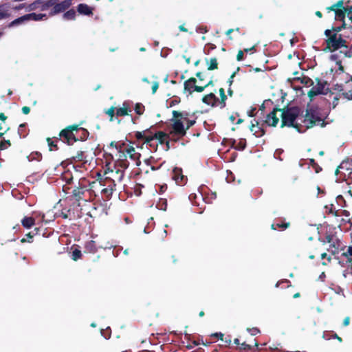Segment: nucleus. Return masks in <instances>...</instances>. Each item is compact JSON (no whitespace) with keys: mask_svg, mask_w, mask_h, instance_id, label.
<instances>
[{"mask_svg":"<svg viewBox=\"0 0 352 352\" xmlns=\"http://www.w3.org/2000/svg\"><path fill=\"white\" fill-rule=\"evenodd\" d=\"M323 245L329 243V246L327 249L332 254L336 255L341 252L343 249V244L338 237L335 234H327L322 240Z\"/></svg>","mask_w":352,"mask_h":352,"instance_id":"nucleus-6","label":"nucleus"},{"mask_svg":"<svg viewBox=\"0 0 352 352\" xmlns=\"http://www.w3.org/2000/svg\"><path fill=\"white\" fill-rule=\"evenodd\" d=\"M280 111L281 109L275 107L273 110L267 115L264 124L270 126H276L278 122L279 118L277 116V112Z\"/></svg>","mask_w":352,"mask_h":352,"instance_id":"nucleus-10","label":"nucleus"},{"mask_svg":"<svg viewBox=\"0 0 352 352\" xmlns=\"http://www.w3.org/2000/svg\"><path fill=\"white\" fill-rule=\"evenodd\" d=\"M254 346L257 347L258 343L255 339H253V342L251 344H248L246 342H240V345L238 348L241 351H250Z\"/></svg>","mask_w":352,"mask_h":352,"instance_id":"nucleus-24","label":"nucleus"},{"mask_svg":"<svg viewBox=\"0 0 352 352\" xmlns=\"http://www.w3.org/2000/svg\"><path fill=\"white\" fill-rule=\"evenodd\" d=\"M197 79L191 77L184 83V91L192 94L194 92V87H196Z\"/></svg>","mask_w":352,"mask_h":352,"instance_id":"nucleus-16","label":"nucleus"},{"mask_svg":"<svg viewBox=\"0 0 352 352\" xmlns=\"http://www.w3.org/2000/svg\"><path fill=\"white\" fill-rule=\"evenodd\" d=\"M34 236H36L35 234V232H34V230L32 232H28V234H25V237L21 239V243H25V242H28V243H32L33 241H32V238L34 237Z\"/></svg>","mask_w":352,"mask_h":352,"instance_id":"nucleus-47","label":"nucleus"},{"mask_svg":"<svg viewBox=\"0 0 352 352\" xmlns=\"http://www.w3.org/2000/svg\"><path fill=\"white\" fill-rule=\"evenodd\" d=\"M341 256L344 261L352 265V246L344 247L341 250Z\"/></svg>","mask_w":352,"mask_h":352,"instance_id":"nucleus-17","label":"nucleus"},{"mask_svg":"<svg viewBox=\"0 0 352 352\" xmlns=\"http://www.w3.org/2000/svg\"><path fill=\"white\" fill-rule=\"evenodd\" d=\"M173 119L171 121L173 131L171 133L176 135L179 137H184L186 135L184 130V125L183 121L187 120L190 116V113L186 111L179 112L177 111H173Z\"/></svg>","mask_w":352,"mask_h":352,"instance_id":"nucleus-3","label":"nucleus"},{"mask_svg":"<svg viewBox=\"0 0 352 352\" xmlns=\"http://www.w3.org/2000/svg\"><path fill=\"white\" fill-rule=\"evenodd\" d=\"M246 147V140L245 139H240L234 146V149L238 151H243Z\"/></svg>","mask_w":352,"mask_h":352,"instance_id":"nucleus-46","label":"nucleus"},{"mask_svg":"<svg viewBox=\"0 0 352 352\" xmlns=\"http://www.w3.org/2000/svg\"><path fill=\"white\" fill-rule=\"evenodd\" d=\"M186 122V126L184 127L185 132L186 133L187 130H188L191 126H192L195 124V120H185Z\"/></svg>","mask_w":352,"mask_h":352,"instance_id":"nucleus-62","label":"nucleus"},{"mask_svg":"<svg viewBox=\"0 0 352 352\" xmlns=\"http://www.w3.org/2000/svg\"><path fill=\"white\" fill-rule=\"evenodd\" d=\"M317 82L316 85L314 86L316 89H318L320 91V94H326L329 90V88L325 89L327 85V81H322L319 78H316Z\"/></svg>","mask_w":352,"mask_h":352,"instance_id":"nucleus-23","label":"nucleus"},{"mask_svg":"<svg viewBox=\"0 0 352 352\" xmlns=\"http://www.w3.org/2000/svg\"><path fill=\"white\" fill-rule=\"evenodd\" d=\"M167 139H169V135L164 131H160L154 133V140H157L160 144H164Z\"/></svg>","mask_w":352,"mask_h":352,"instance_id":"nucleus-21","label":"nucleus"},{"mask_svg":"<svg viewBox=\"0 0 352 352\" xmlns=\"http://www.w3.org/2000/svg\"><path fill=\"white\" fill-rule=\"evenodd\" d=\"M336 202L342 208H346L349 206L348 201L342 195H338L336 197Z\"/></svg>","mask_w":352,"mask_h":352,"instance_id":"nucleus-40","label":"nucleus"},{"mask_svg":"<svg viewBox=\"0 0 352 352\" xmlns=\"http://www.w3.org/2000/svg\"><path fill=\"white\" fill-rule=\"evenodd\" d=\"M326 211L325 212L327 214H332L336 217L339 216L338 214V210H335L334 206L333 204H330L329 206H325Z\"/></svg>","mask_w":352,"mask_h":352,"instance_id":"nucleus-50","label":"nucleus"},{"mask_svg":"<svg viewBox=\"0 0 352 352\" xmlns=\"http://www.w3.org/2000/svg\"><path fill=\"white\" fill-rule=\"evenodd\" d=\"M126 153V155L129 156L130 160L134 162L136 166H140L141 164V161L140 157L141 156L140 153H138L135 148L132 146H127L126 149H125Z\"/></svg>","mask_w":352,"mask_h":352,"instance_id":"nucleus-14","label":"nucleus"},{"mask_svg":"<svg viewBox=\"0 0 352 352\" xmlns=\"http://www.w3.org/2000/svg\"><path fill=\"white\" fill-rule=\"evenodd\" d=\"M302 113L303 111L299 107H284L281 109L280 127H292L299 133H304L305 129H303L301 122H299Z\"/></svg>","mask_w":352,"mask_h":352,"instance_id":"nucleus-2","label":"nucleus"},{"mask_svg":"<svg viewBox=\"0 0 352 352\" xmlns=\"http://www.w3.org/2000/svg\"><path fill=\"white\" fill-rule=\"evenodd\" d=\"M336 65H338V68L336 71V73L334 74V78H337L338 75L342 74H343L344 72V67L342 65V61L341 60H339L336 61Z\"/></svg>","mask_w":352,"mask_h":352,"instance_id":"nucleus-51","label":"nucleus"},{"mask_svg":"<svg viewBox=\"0 0 352 352\" xmlns=\"http://www.w3.org/2000/svg\"><path fill=\"white\" fill-rule=\"evenodd\" d=\"M115 191L113 188H108L106 187H104L101 190V193L103 195V197L107 199H110L112 197L113 192Z\"/></svg>","mask_w":352,"mask_h":352,"instance_id":"nucleus-38","label":"nucleus"},{"mask_svg":"<svg viewBox=\"0 0 352 352\" xmlns=\"http://www.w3.org/2000/svg\"><path fill=\"white\" fill-rule=\"evenodd\" d=\"M28 21V17L26 16V14L22 16H20L16 19H14V21H12V22H10L8 27V28H12V27H14V26H16V25H19L25 21Z\"/></svg>","mask_w":352,"mask_h":352,"instance_id":"nucleus-32","label":"nucleus"},{"mask_svg":"<svg viewBox=\"0 0 352 352\" xmlns=\"http://www.w3.org/2000/svg\"><path fill=\"white\" fill-rule=\"evenodd\" d=\"M180 102V98H173L170 102H169V106L171 107H173L176 104H178Z\"/></svg>","mask_w":352,"mask_h":352,"instance_id":"nucleus-63","label":"nucleus"},{"mask_svg":"<svg viewBox=\"0 0 352 352\" xmlns=\"http://www.w3.org/2000/svg\"><path fill=\"white\" fill-rule=\"evenodd\" d=\"M328 114L322 109L317 105L308 104L304 112L301 114L300 122L302 124L305 132L309 129L318 126L325 127L327 122L325 120L327 118Z\"/></svg>","mask_w":352,"mask_h":352,"instance_id":"nucleus-1","label":"nucleus"},{"mask_svg":"<svg viewBox=\"0 0 352 352\" xmlns=\"http://www.w3.org/2000/svg\"><path fill=\"white\" fill-rule=\"evenodd\" d=\"M31 160H35L36 161H41L42 159V155L39 152L32 153L30 155Z\"/></svg>","mask_w":352,"mask_h":352,"instance_id":"nucleus-60","label":"nucleus"},{"mask_svg":"<svg viewBox=\"0 0 352 352\" xmlns=\"http://www.w3.org/2000/svg\"><path fill=\"white\" fill-rule=\"evenodd\" d=\"M346 12L345 8L336 9L335 12V19L336 21H344Z\"/></svg>","mask_w":352,"mask_h":352,"instance_id":"nucleus-31","label":"nucleus"},{"mask_svg":"<svg viewBox=\"0 0 352 352\" xmlns=\"http://www.w3.org/2000/svg\"><path fill=\"white\" fill-rule=\"evenodd\" d=\"M62 179L63 180H65L66 182V185L63 186V191H65L66 193H68L67 190H69L70 189V188L69 186H67V185H69L72 182V181H73L72 174L69 171L65 172L62 175Z\"/></svg>","mask_w":352,"mask_h":352,"instance_id":"nucleus-20","label":"nucleus"},{"mask_svg":"<svg viewBox=\"0 0 352 352\" xmlns=\"http://www.w3.org/2000/svg\"><path fill=\"white\" fill-rule=\"evenodd\" d=\"M219 94L221 97V100L219 102L220 108L223 109L226 107V100L227 99V96L225 94V90L223 88L219 89Z\"/></svg>","mask_w":352,"mask_h":352,"instance_id":"nucleus-39","label":"nucleus"},{"mask_svg":"<svg viewBox=\"0 0 352 352\" xmlns=\"http://www.w3.org/2000/svg\"><path fill=\"white\" fill-rule=\"evenodd\" d=\"M116 107L113 106L104 111L105 113L109 116V120L111 122L113 121L115 118H116Z\"/></svg>","mask_w":352,"mask_h":352,"instance_id":"nucleus-41","label":"nucleus"},{"mask_svg":"<svg viewBox=\"0 0 352 352\" xmlns=\"http://www.w3.org/2000/svg\"><path fill=\"white\" fill-rule=\"evenodd\" d=\"M134 110L136 114H138V116H142L144 114L145 107L143 104L138 102L135 105Z\"/></svg>","mask_w":352,"mask_h":352,"instance_id":"nucleus-44","label":"nucleus"},{"mask_svg":"<svg viewBox=\"0 0 352 352\" xmlns=\"http://www.w3.org/2000/svg\"><path fill=\"white\" fill-rule=\"evenodd\" d=\"M77 10L80 14H82L85 15L89 16L90 14H92V13H93L92 8H90L88 5L85 4V3H80L78 6Z\"/></svg>","mask_w":352,"mask_h":352,"instance_id":"nucleus-26","label":"nucleus"},{"mask_svg":"<svg viewBox=\"0 0 352 352\" xmlns=\"http://www.w3.org/2000/svg\"><path fill=\"white\" fill-rule=\"evenodd\" d=\"M79 131L80 127L78 124L67 126L60 131V140L68 145H72L74 142L79 140V138L76 137V133Z\"/></svg>","mask_w":352,"mask_h":352,"instance_id":"nucleus-5","label":"nucleus"},{"mask_svg":"<svg viewBox=\"0 0 352 352\" xmlns=\"http://www.w3.org/2000/svg\"><path fill=\"white\" fill-rule=\"evenodd\" d=\"M116 118L118 117L131 116V113L132 112V109L129 101H124L121 107H116Z\"/></svg>","mask_w":352,"mask_h":352,"instance_id":"nucleus-13","label":"nucleus"},{"mask_svg":"<svg viewBox=\"0 0 352 352\" xmlns=\"http://www.w3.org/2000/svg\"><path fill=\"white\" fill-rule=\"evenodd\" d=\"M116 146H117L116 150L119 153V152H123L124 151H125V149H126L128 145H126L124 142H118V143Z\"/></svg>","mask_w":352,"mask_h":352,"instance_id":"nucleus-59","label":"nucleus"},{"mask_svg":"<svg viewBox=\"0 0 352 352\" xmlns=\"http://www.w3.org/2000/svg\"><path fill=\"white\" fill-rule=\"evenodd\" d=\"M173 178L175 180V182L181 184L184 182V177L182 174V169L180 168H175L173 170Z\"/></svg>","mask_w":352,"mask_h":352,"instance_id":"nucleus-28","label":"nucleus"},{"mask_svg":"<svg viewBox=\"0 0 352 352\" xmlns=\"http://www.w3.org/2000/svg\"><path fill=\"white\" fill-rule=\"evenodd\" d=\"M206 63L208 64V70L211 71L218 69V62L215 57L210 58L209 61L206 60Z\"/></svg>","mask_w":352,"mask_h":352,"instance_id":"nucleus-37","label":"nucleus"},{"mask_svg":"<svg viewBox=\"0 0 352 352\" xmlns=\"http://www.w3.org/2000/svg\"><path fill=\"white\" fill-rule=\"evenodd\" d=\"M10 16L7 4L0 5V20L7 19Z\"/></svg>","mask_w":352,"mask_h":352,"instance_id":"nucleus-36","label":"nucleus"},{"mask_svg":"<svg viewBox=\"0 0 352 352\" xmlns=\"http://www.w3.org/2000/svg\"><path fill=\"white\" fill-rule=\"evenodd\" d=\"M345 9L346 11V14H347L350 20H352V6L346 7Z\"/></svg>","mask_w":352,"mask_h":352,"instance_id":"nucleus-64","label":"nucleus"},{"mask_svg":"<svg viewBox=\"0 0 352 352\" xmlns=\"http://www.w3.org/2000/svg\"><path fill=\"white\" fill-rule=\"evenodd\" d=\"M129 162L127 159H120L115 162L114 167L123 169L124 171L129 167Z\"/></svg>","mask_w":352,"mask_h":352,"instance_id":"nucleus-27","label":"nucleus"},{"mask_svg":"<svg viewBox=\"0 0 352 352\" xmlns=\"http://www.w3.org/2000/svg\"><path fill=\"white\" fill-rule=\"evenodd\" d=\"M76 17V11L74 9H70L63 14V19L65 20H74Z\"/></svg>","mask_w":352,"mask_h":352,"instance_id":"nucleus-43","label":"nucleus"},{"mask_svg":"<svg viewBox=\"0 0 352 352\" xmlns=\"http://www.w3.org/2000/svg\"><path fill=\"white\" fill-rule=\"evenodd\" d=\"M338 90L340 91L339 97H343L348 100H352V80L346 82V87H343L342 85H336Z\"/></svg>","mask_w":352,"mask_h":352,"instance_id":"nucleus-9","label":"nucleus"},{"mask_svg":"<svg viewBox=\"0 0 352 352\" xmlns=\"http://www.w3.org/2000/svg\"><path fill=\"white\" fill-rule=\"evenodd\" d=\"M104 176H106L116 184L122 182L124 176V172L123 169L117 168L113 166V168H107L104 171Z\"/></svg>","mask_w":352,"mask_h":352,"instance_id":"nucleus-7","label":"nucleus"},{"mask_svg":"<svg viewBox=\"0 0 352 352\" xmlns=\"http://www.w3.org/2000/svg\"><path fill=\"white\" fill-rule=\"evenodd\" d=\"M72 4V0H64L60 3L56 2L55 6L50 12V15H54L60 12H63L68 9Z\"/></svg>","mask_w":352,"mask_h":352,"instance_id":"nucleus-11","label":"nucleus"},{"mask_svg":"<svg viewBox=\"0 0 352 352\" xmlns=\"http://www.w3.org/2000/svg\"><path fill=\"white\" fill-rule=\"evenodd\" d=\"M60 217H61L63 219H72V214L70 210H67L65 211L64 210H62L60 213Z\"/></svg>","mask_w":352,"mask_h":352,"instance_id":"nucleus-56","label":"nucleus"},{"mask_svg":"<svg viewBox=\"0 0 352 352\" xmlns=\"http://www.w3.org/2000/svg\"><path fill=\"white\" fill-rule=\"evenodd\" d=\"M34 223L35 219L32 217H25L21 220V224L25 228H30L34 225Z\"/></svg>","mask_w":352,"mask_h":352,"instance_id":"nucleus-29","label":"nucleus"},{"mask_svg":"<svg viewBox=\"0 0 352 352\" xmlns=\"http://www.w3.org/2000/svg\"><path fill=\"white\" fill-rule=\"evenodd\" d=\"M26 16L28 17V20H33V21H40L43 18H46L45 14H36L34 12L27 14Z\"/></svg>","mask_w":352,"mask_h":352,"instance_id":"nucleus-35","label":"nucleus"},{"mask_svg":"<svg viewBox=\"0 0 352 352\" xmlns=\"http://www.w3.org/2000/svg\"><path fill=\"white\" fill-rule=\"evenodd\" d=\"M324 34L327 37L325 39L326 49L331 52L338 50L339 48L344 46V43H348L341 34H332V32L329 30H325Z\"/></svg>","mask_w":352,"mask_h":352,"instance_id":"nucleus-4","label":"nucleus"},{"mask_svg":"<svg viewBox=\"0 0 352 352\" xmlns=\"http://www.w3.org/2000/svg\"><path fill=\"white\" fill-rule=\"evenodd\" d=\"M345 22L342 21V25L340 26H332L331 29H328L331 32H332V34L336 33L340 34V32L342 31V29L345 28Z\"/></svg>","mask_w":352,"mask_h":352,"instance_id":"nucleus-49","label":"nucleus"},{"mask_svg":"<svg viewBox=\"0 0 352 352\" xmlns=\"http://www.w3.org/2000/svg\"><path fill=\"white\" fill-rule=\"evenodd\" d=\"M218 100V98L213 93L205 95L202 98V102L208 105H211L212 107H215Z\"/></svg>","mask_w":352,"mask_h":352,"instance_id":"nucleus-18","label":"nucleus"},{"mask_svg":"<svg viewBox=\"0 0 352 352\" xmlns=\"http://www.w3.org/2000/svg\"><path fill=\"white\" fill-rule=\"evenodd\" d=\"M72 162H82L83 164L87 162L85 152L80 151H78L75 156L72 157Z\"/></svg>","mask_w":352,"mask_h":352,"instance_id":"nucleus-22","label":"nucleus"},{"mask_svg":"<svg viewBox=\"0 0 352 352\" xmlns=\"http://www.w3.org/2000/svg\"><path fill=\"white\" fill-rule=\"evenodd\" d=\"M11 146V142L9 140L0 142V151L7 149Z\"/></svg>","mask_w":352,"mask_h":352,"instance_id":"nucleus-54","label":"nucleus"},{"mask_svg":"<svg viewBox=\"0 0 352 352\" xmlns=\"http://www.w3.org/2000/svg\"><path fill=\"white\" fill-rule=\"evenodd\" d=\"M26 123H23L19 125L18 133L20 138H25L27 135V133L23 131V129L26 126Z\"/></svg>","mask_w":352,"mask_h":352,"instance_id":"nucleus-57","label":"nucleus"},{"mask_svg":"<svg viewBox=\"0 0 352 352\" xmlns=\"http://www.w3.org/2000/svg\"><path fill=\"white\" fill-rule=\"evenodd\" d=\"M47 140L48 142V145L50 148V151L58 150V146L54 141H52L50 138H47Z\"/></svg>","mask_w":352,"mask_h":352,"instance_id":"nucleus-61","label":"nucleus"},{"mask_svg":"<svg viewBox=\"0 0 352 352\" xmlns=\"http://www.w3.org/2000/svg\"><path fill=\"white\" fill-rule=\"evenodd\" d=\"M216 45L213 43H208L206 45L204 48V53L209 54L212 50L216 49Z\"/></svg>","mask_w":352,"mask_h":352,"instance_id":"nucleus-52","label":"nucleus"},{"mask_svg":"<svg viewBox=\"0 0 352 352\" xmlns=\"http://www.w3.org/2000/svg\"><path fill=\"white\" fill-rule=\"evenodd\" d=\"M321 259H327V262L323 261L322 265H327L328 263L331 261V256L328 255L326 252H322L320 255Z\"/></svg>","mask_w":352,"mask_h":352,"instance_id":"nucleus-55","label":"nucleus"},{"mask_svg":"<svg viewBox=\"0 0 352 352\" xmlns=\"http://www.w3.org/2000/svg\"><path fill=\"white\" fill-rule=\"evenodd\" d=\"M154 133L153 127H151L143 131L135 132L134 137L137 140H142L143 143H146L151 146V142L154 140Z\"/></svg>","mask_w":352,"mask_h":352,"instance_id":"nucleus-8","label":"nucleus"},{"mask_svg":"<svg viewBox=\"0 0 352 352\" xmlns=\"http://www.w3.org/2000/svg\"><path fill=\"white\" fill-rule=\"evenodd\" d=\"M319 94H320V91L318 89H316L314 87H313L308 92V96L311 98Z\"/></svg>","mask_w":352,"mask_h":352,"instance_id":"nucleus-58","label":"nucleus"},{"mask_svg":"<svg viewBox=\"0 0 352 352\" xmlns=\"http://www.w3.org/2000/svg\"><path fill=\"white\" fill-rule=\"evenodd\" d=\"M264 125V123L260 124L258 121L254 120L252 121L250 129L256 137L260 138L265 133Z\"/></svg>","mask_w":352,"mask_h":352,"instance_id":"nucleus-12","label":"nucleus"},{"mask_svg":"<svg viewBox=\"0 0 352 352\" xmlns=\"http://www.w3.org/2000/svg\"><path fill=\"white\" fill-rule=\"evenodd\" d=\"M167 200L166 199L160 198L159 201L157 203V208L161 210H166L167 209Z\"/></svg>","mask_w":352,"mask_h":352,"instance_id":"nucleus-45","label":"nucleus"},{"mask_svg":"<svg viewBox=\"0 0 352 352\" xmlns=\"http://www.w3.org/2000/svg\"><path fill=\"white\" fill-rule=\"evenodd\" d=\"M309 165L313 168L316 173H318L322 170V168L317 162H316L314 159H309Z\"/></svg>","mask_w":352,"mask_h":352,"instance_id":"nucleus-48","label":"nucleus"},{"mask_svg":"<svg viewBox=\"0 0 352 352\" xmlns=\"http://www.w3.org/2000/svg\"><path fill=\"white\" fill-rule=\"evenodd\" d=\"M34 232H35V234L36 236H42L43 237H49L50 234H53V232H50L47 233L46 228H36L34 230Z\"/></svg>","mask_w":352,"mask_h":352,"instance_id":"nucleus-33","label":"nucleus"},{"mask_svg":"<svg viewBox=\"0 0 352 352\" xmlns=\"http://www.w3.org/2000/svg\"><path fill=\"white\" fill-rule=\"evenodd\" d=\"M42 0H36L34 2L27 6V10L32 11L37 8H41Z\"/></svg>","mask_w":352,"mask_h":352,"instance_id":"nucleus-42","label":"nucleus"},{"mask_svg":"<svg viewBox=\"0 0 352 352\" xmlns=\"http://www.w3.org/2000/svg\"><path fill=\"white\" fill-rule=\"evenodd\" d=\"M82 256L81 251L78 249H75L72 252V259L74 261H77L78 259L80 258Z\"/></svg>","mask_w":352,"mask_h":352,"instance_id":"nucleus-53","label":"nucleus"},{"mask_svg":"<svg viewBox=\"0 0 352 352\" xmlns=\"http://www.w3.org/2000/svg\"><path fill=\"white\" fill-rule=\"evenodd\" d=\"M348 43H344V46L339 48L340 53L343 55L344 58H352V44L349 45Z\"/></svg>","mask_w":352,"mask_h":352,"instance_id":"nucleus-19","label":"nucleus"},{"mask_svg":"<svg viewBox=\"0 0 352 352\" xmlns=\"http://www.w3.org/2000/svg\"><path fill=\"white\" fill-rule=\"evenodd\" d=\"M86 191V186L79 184L78 186L72 190V197L76 201H79L82 199Z\"/></svg>","mask_w":352,"mask_h":352,"instance_id":"nucleus-15","label":"nucleus"},{"mask_svg":"<svg viewBox=\"0 0 352 352\" xmlns=\"http://www.w3.org/2000/svg\"><path fill=\"white\" fill-rule=\"evenodd\" d=\"M289 226H290L289 222H285V221H283L280 223H272L271 225V229L276 230L278 228H279L282 230H285L287 229Z\"/></svg>","mask_w":352,"mask_h":352,"instance_id":"nucleus-30","label":"nucleus"},{"mask_svg":"<svg viewBox=\"0 0 352 352\" xmlns=\"http://www.w3.org/2000/svg\"><path fill=\"white\" fill-rule=\"evenodd\" d=\"M58 0H48L45 2H43L42 1V3L41 6V10L42 11L47 10L50 7H54L55 4H56V2H58Z\"/></svg>","mask_w":352,"mask_h":352,"instance_id":"nucleus-34","label":"nucleus"},{"mask_svg":"<svg viewBox=\"0 0 352 352\" xmlns=\"http://www.w3.org/2000/svg\"><path fill=\"white\" fill-rule=\"evenodd\" d=\"M99 183L101 186L106 187L108 188H111L116 190V184L111 180H110L109 178H107L106 176H104L103 179L100 178L99 180Z\"/></svg>","mask_w":352,"mask_h":352,"instance_id":"nucleus-25","label":"nucleus"}]
</instances>
